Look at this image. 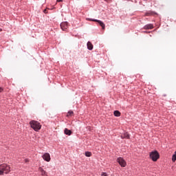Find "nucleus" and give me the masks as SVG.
Instances as JSON below:
<instances>
[{
    "label": "nucleus",
    "mask_w": 176,
    "mask_h": 176,
    "mask_svg": "<svg viewBox=\"0 0 176 176\" xmlns=\"http://www.w3.org/2000/svg\"><path fill=\"white\" fill-rule=\"evenodd\" d=\"M38 171L41 173L42 176H47V172L42 168V167L38 168Z\"/></svg>",
    "instance_id": "obj_8"
},
{
    "label": "nucleus",
    "mask_w": 176,
    "mask_h": 176,
    "mask_svg": "<svg viewBox=\"0 0 176 176\" xmlns=\"http://www.w3.org/2000/svg\"><path fill=\"white\" fill-rule=\"evenodd\" d=\"M0 90H1V87H0Z\"/></svg>",
    "instance_id": "obj_23"
},
{
    "label": "nucleus",
    "mask_w": 176,
    "mask_h": 176,
    "mask_svg": "<svg viewBox=\"0 0 176 176\" xmlns=\"http://www.w3.org/2000/svg\"><path fill=\"white\" fill-rule=\"evenodd\" d=\"M56 2H63V0H56Z\"/></svg>",
    "instance_id": "obj_19"
},
{
    "label": "nucleus",
    "mask_w": 176,
    "mask_h": 176,
    "mask_svg": "<svg viewBox=\"0 0 176 176\" xmlns=\"http://www.w3.org/2000/svg\"><path fill=\"white\" fill-rule=\"evenodd\" d=\"M114 116H117V117L120 116V111H114Z\"/></svg>",
    "instance_id": "obj_15"
},
{
    "label": "nucleus",
    "mask_w": 176,
    "mask_h": 176,
    "mask_svg": "<svg viewBox=\"0 0 176 176\" xmlns=\"http://www.w3.org/2000/svg\"><path fill=\"white\" fill-rule=\"evenodd\" d=\"M87 20H88L89 21H95L96 23H98V24L100 25V27H102V30H105V24L104 23V22H102L100 20L91 19H87Z\"/></svg>",
    "instance_id": "obj_4"
},
{
    "label": "nucleus",
    "mask_w": 176,
    "mask_h": 176,
    "mask_svg": "<svg viewBox=\"0 0 176 176\" xmlns=\"http://www.w3.org/2000/svg\"><path fill=\"white\" fill-rule=\"evenodd\" d=\"M104 1H108V0H104Z\"/></svg>",
    "instance_id": "obj_22"
},
{
    "label": "nucleus",
    "mask_w": 176,
    "mask_h": 176,
    "mask_svg": "<svg viewBox=\"0 0 176 176\" xmlns=\"http://www.w3.org/2000/svg\"><path fill=\"white\" fill-rule=\"evenodd\" d=\"M1 31H2V29L0 28V32H1Z\"/></svg>",
    "instance_id": "obj_21"
},
{
    "label": "nucleus",
    "mask_w": 176,
    "mask_h": 176,
    "mask_svg": "<svg viewBox=\"0 0 176 176\" xmlns=\"http://www.w3.org/2000/svg\"><path fill=\"white\" fill-rule=\"evenodd\" d=\"M159 157H160V155H159V152H157V151H154L150 153V158L153 162H157Z\"/></svg>",
    "instance_id": "obj_3"
},
{
    "label": "nucleus",
    "mask_w": 176,
    "mask_h": 176,
    "mask_svg": "<svg viewBox=\"0 0 176 176\" xmlns=\"http://www.w3.org/2000/svg\"><path fill=\"white\" fill-rule=\"evenodd\" d=\"M64 133L66 135H71V134H72V131L67 128L65 129L64 130Z\"/></svg>",
    "instance_id": "obj_11"
},
{
    "label": "nucleus",
    "mask_w": 176,
    "mask_h": 176,
    "mask_svg": "<svg viewBox=\"0 0 176 176\" xmlns=\"http://www.w3.org/2000/svg\"><path fill=\"white\" fill-rule=\"evenodd\" d=\"M101 176H107V174L105 173H102Z\"/></svg>",
    "instance_id": "obj_17"
},
{
    "label": "nucleus",
    "mask_w": 176,
    "mask_h": 176,
    "mask_svg": "<svg viewBox=\"0 0 176 176\" xmlns=\"http://www.w3.org/2000/svg\"><path fill=\"white\" fill-rule=\"evenodd\" d=\"M87 46L88 50H93V44L91 43V42L88 41L87 43Z\"/></svg>",
    "instance_id": "obj_10"
},
{
    "label": "nucleus",
    "mask_w": 176,
    "mask_h": 176,
    "mask_svg": "<svg viewBox=\"0 0 176 176\" xmlns=\"http://www.w3.org/2000/svg\"><path fill=\"white\" fill-rule=\"evenodd\" d=\"M153 14H155V12L149 11L148 12L146 13L145 16H153Z\"/></svg>",
    "instance_id": "obj_14"
},
{
    "label": "nucleus",
    "mask_w": 176,
    "mask_h": 176,
    "mask_svg": "<svg viewBox=\"0 0 176 176\" xmlns=\"http://www.w3.org/2000/svg\"><path fill=\"white\" fill-rule=\"evenodd\" d=\"M85 156L87 157H90L91 156V152L90 151H86L85 153Z\"/></svg>",
    "instance_id": "obj_13"
},
{
    "label": "nucleus",
    "mask_w": 176,
    "mask_h": 176,
    "mask_svg": "<svg viewBox=\"0 0 176 176\" xmlns=\"http://www.w3.org/2000/svg\"><path fill=\"white\" fill-rule=\"evenodd\" d=\"M10 173V166L3 164L0 165V175H3V174H9Z\"/></svg>",
    "instance_id": "obj_1"
},
{
    "label": "nucleus",
    "mask_w": 176,
    "mask_h": 176,
    "mask_svg": "<svg viewBox=\"0 0 176 176\" xmlns=\"http://www.w3.org/2000/svg\"><path fill=\"white\" fill-rule=\"evenodd\" d=\"M43 12H44V13H47V10H46V9L44 10H43Z\"/></svg>",
    "instance_id": "obj_18"
},
{
    "label": "nucleus",
    "mask_w": 176,
    "mask_h": 176,
    "mask_svg": "<svg viewBox=\"0 0 176 176\" xmlns=\"http://www.w3.org/2000/svg\"><path fill=\"white\" fill-rule=\"evenodd\" d=\"M153 29V24H148V25H146L144 26V30H152Z\"/></svg>",
    "instance_id": "obj_12"
},
{
    "label": "nucleus",
    "mask_w": 176,
    "mask_h": 176,
    "mask_svg": "<svg viewBox=\"0 0 176 176\" xmlns=\"http://www.w3.org/2000/svg\"><path fill=\"white\" fill-rule=\"evenodd\" d=\"M121 138H122V139L126 138V140H129V138H130V135H129V133H127V132L124 133L121 135Z\"/></svg>",
    "instance_id": "obj_9"
},
{
    "label": "nucleus",
    "mask_w": 176,
    "mask_h": 176,
    "mask_svg": "<svg viewBox=\"0 0 176 176\" xmlns=\"http://www.w3.org/2000/svg\"><path fill=\"white\" fill-rule=\"evenodd\" d=\"M30 124L34 131H39L42 128V125H41V123L38 122V121L32 120L30 122Z\"/></svg>",
    "instance_id": "obj_2"
},
{
    "label": "nucleus",
    "mask_w": 176,
    "mask_h": 176,
    "mask_svg": "<svg viewBox=\"0 0 176 176\" xmlns=\"http://www.w3.org/2000/svg\"><path fill=\"white\" fill-rule=\"evenodd\" d=\"M25 163H28V160H25Z\"/></svg>",
    "instance_id": "obj_20"
},
{
    "label": "nucleus",
    "mask_w": 176,
    "mask_h": 176,
    "mask_svg": "<svg viewBox=\"0 0 176 176\" xmlns=\"http://www.w3.org/2000/svg\"><path fill=\"white\" fill-rule=\"evenodd\" d=\"M117 162L119 163L121 167H126V161H124L123 158L122 157L118 158Z\"/></svg>",
    "instance_id": "obj_5"
},
{
    "label": "nucleus",
    "mask_w": 176,
    "mask_h": 176,
    "mask_svg": "<svg viewBox=\"0 0 176 176\" xmlns=\"http://www.w3.org/2000/svg\"><path fill=\"white\" fill-rule=\"evenodd\" d=\"M43 159L44 160H45V162H50V154H49L48 153H45L43 156H42Z\"/></svg>",
    "instance_id": "obj_7"
},
{
    "label": "nucleus",
    "mask_w": 176,
    "mask_h": 176,
    "mask_svg": "<svg viewBox=\"0 0 176 176\" xmlns=\"http://www.w3.org/2000/svg\"><path fill=\"white\" fill-rule=\"evenodd\" d=\"M72 115H74V111H68L67 116H72Z\"/></svg>",
    "instance_id": "obj_16"
},
{
    "label": "nucleus",
    "mask_w": 176,
    "mask_h": 176,
    "mask_svg": "<svg viewBox=\"0 0 176 176\" xmlns=\"http://www.w3.org/2000/svg\"><path fill=\"white\" fill-rule=\"evenodd\" d=\"M60 28L63 31H67L68 30V22H62L60 23Z\"/></svg>",
    "instance_id": "obj_6"
}]
</instances>
